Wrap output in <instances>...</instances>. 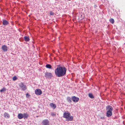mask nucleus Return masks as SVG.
I'll use <instances>...</instances> for the list:
<instances>
[{
  "label": "nucleus",
  "mask_w": 125,
  "mask_h": 125,
  "mask_svg": "<svg viewBox=\"0 0 125 125\" xmlns=\"http://www.w3.org/2000/svg\"><path fill=\"white\" fill-rule=\"evenodd\" d=\"M67 69L64 67L59 66L57 67L55 71L56 75L58 77H62L66 73Z\"/></svg>",
  "instance_id": "1"
},
{
  "label": "nucleus",
  "mask_w": 125,
  "mask_h": 125,
  "mask_svg": "<svg viewBox=\"0 0 125 125\" xmlns=\"http://www.w3.org/2000/svg\"><path fill=\"white\" fill-rule=\"evenodd\" d=\"M63 117L66 119L67 121H72L73 119V116L70 115V113L67 112L64 113L63 114Z\"/></svg>",
  "instance_id": "2"
},
{
  "label": "nucleus",
  "mask_w": 125,
  "mask_h": 125,
  "mask_svg": "<svg viewBox=\"0 0 125 125\" xmlns=\"http://www.w3.org/2000/svg\"><path fill=\"white\" fill-rule=\"evenodd\" d=\"M106 112H112L113 110L112 107L110 105H108L106 107Z\"/></svg>",
  "instance_id": "3"
},
{
  "label": "nucleus",
  "mask_w": 125,
  "mask_h": 125,
  "mask_svg": "<svg viewBox=\"0 0 125 125\" xmlns=\"http://www.w3.org/2000/svg\"><path fill=\"white\" fill-rule=\"evenodd\" d=\"M20 86L21 88L23 91H25L26 89V87L25 85L23 83H21L20 84Z\"/></svg>",
  "instance_id": "4"
},
{
  "label": "nucleus",
  "mask_w": 125,
  "mask_h": 125,
  "mask_svg": "<svg viewBox=\"0 0 125 125\" xmlns=\"http://www.w3.org/2000/svg\"><path fill=\"white\" fill-rule=\"evenodd\" d=\"M42 93V91L39 89H37L35 91V94L37 95H40Z\"/></svg>",
  "instance_id": "5"
},
{
  "label": "nucleus",
  "mask_w": 125,
  "mask_h": 125,
  "mask_svg": "<svg viewBox=\"0 0 125 125\" xmlns=\"http://www.w3.org/2000/svg\"><path fill=\"white\" fill-rule=\"evenodd\" d=\"M45 76L46 78H50L52 76V74L50 73L46 72L45 73Z\"/></svg>",
  "instance_id": "6"
},
{
  "label": "nucleus",
  "mask_w": 125,
  "mask_h": 125,
  "mask_svg": "<svg viewBox=\"0 0 125 125\" xmlns=\"http://www.w3.org/2000/svg\"><path fill=\"white\" fill-rule=\"evenodd\" d=\"M42 123V125H49V121L48 120L46 119L43 120Z\"/></svg>",
  "instance_id": "7"
},
{
  "label": "nucleus",
  "mask_w": 125,
  "mask_h": 125,
  "mask_svg": "<svg viewBox=\"0 0 125 125\" xmlns=\"http://www.w3.org/2000/svg\"><path fill=\"white\" fill-rule=\"evenodd\" d=\"M72 100L74 102H78L79 100V98L76 97L75 96H73L72 97Z\"/></svg>",
  "instance_id": "8"
},
{
  "label": "nucleus",
  "mask_w": 125,
  "mask_h": 125,
  "mask_svg": "<svg viewBox=\"0 0 125 125\" xmlns=\"http://www.w3.org/2000/svg\"><path fill=\"white\" fill-rule=\"evenodd\" d=\"M1 48L4 51H6L7 50V47L6 45H3L2 46Z\"/></svg>",
  "instance_id": "9"
},
{
  "label": "nucleus",
  "mask_w": 125,
  "mask_h": 125,
  "mask_svg": "<svg viewBox=\"0 0 125 125\" xmlns=\"http://www.w3.org/2000/svg\"><path fill=\"white\" fill-rule=\"evenodd\" d=\"M106 116L107 117H110L112 115V112H106Z\"/></svg>",
  "instance_id": "10"
},
{
  "label": "nucleus",
  "mask_w": 125,
  "mask_h": 125,
  "mask_svg": "<svg viewBox=\"0 0 125 125\" xmlns=\"http://www.w3.org/2000/svg\"><path fill=\"white\" fill-rule=\"evenodd\" d=\"M23 114L21 113L19 114L18 116V117L19 119H21L23 118Z\"/></svg>",
  "instance_id": "11"
},
{
  "label": "nucleus",
  "mask_w": 125,
  "mask_h": 125,
  "mask_svg": "<svg viewBox=\"0 0 125 125\" xmlns=\"http://www.w3.org/2000/svg\"><path fill=\"white\" fill-rule=\"evenodd\" d=\"M50 105L54 109L55 108L56 106L55 104L53 103H51L50 104Z\"/></svg>",
  "instance_id": "12"
},
{
  "label": "nucleus",
  "mask_w": 125,
  "mask_h": 125,
  "mask_svg": "<svg viewBox=\"0 0 125 125\" xmlns=\"http://www.w3.org/2000/svg\"><path fill=\"white\" fill-rule=\"evenodd\" d=\"M4 116L6 118H9L10 116L9 114L6 113H5L4 114Z\"/></svg>",
  "instance_id": "13"
},
{
  "label": "nucleus",
  "mask_w": 125,
  "mask_h": 125,
  "mask_svg": "<svg viewBox=\"0 0 125 125\" xmlns=\"http://www.w3.org/2000/svg\"><path fill=\"white\" fill-rule=\"evenodd\" d=\"M23 117L24 119L27 118L28 116V114L26 113H24L23 114Z\"/></svg>",
  "instance_id": "14"
},
{
  "label": "nucleus",
  "mask_w": 125,
  "mask_h": 125,
  "mask_svg": "<svg viewBox=\"0 0 125 125\" xmlns=\"http://www.w3.org/2000/svg\"><path fill=\"white\" fill-rule=\"evenodd\" d=\"M8 24V22L6 20L3 21V24L4 25H6Z\"/></svg>",
  "instance_id": "15"
},
{
  "label": "nucleus",
  "mask_w": 125,
  "mask_h": 125,
  "mask_svg": "<svg viewBox=\"0 0 125 125\" xmlns=\"http://www.w3.org/2000/svg\"><path fill=\"white\" fill-rule=\"evenodd\" d=\"M24 39L26 41H28L29 40V38L28 36H24Z\"/></svg>",
  "instance_id": "16"
},
{
  "label": "nucleus",
  "mask_w": 125,
  "mask_h": 125,
  "mask_svg": "<svg viewBox=\"0 0 125 125\" xmlns=\"http://www.w3.org/2000/svg\"><path fill=\"white\" fill-rule=\"evenodd\" d=\"M46 67L47 68L49 69H51L52 68L51 66L49 64H46Z\"/></svg>",
  "instance_id": "17"
},
{
  "label": "nucleus",
  "mask_w": 125,
  "mask_h": 125,
  "mask_svg": "<svg viewBox=\"0 0 125 125\" xmlns=\"http://www.w3.org/2000/svg\"><path fill=\"white\" fill-rule=\"evenodd\" d=\"M67 101L69 103H71V98L70 97H68L67 98Z\"/></svg>",
  "instance_id": "18"
},
{
  "label": "nucleus",
  "mask_w": 125,
  "mask_h": 125,
  "mask_svg": "<svg viewBox=\"0 0 125 125\" xmlns=\"http://www.w3.org/2000/svg\"><path fill=\"white\" fill-rule=\"evenodd\" d=\"M89 97L91 98H94V96L91 93L89 94H88Z\"/></svg>",
  "instance_id": "19"
},
{
  "label": "nucleus",
  "mask_w": 125,
  "mask_h": 125,
  "mask_svg": "<svg viewBox=\"0 0 125 125\" xmlns=\"http://www.w3.org/2000/svg\"><path fill=\"white\" fill-rule=\"evenodd\" d=\"M110 22L112 23L113 24L114 22V20L113 19L111 18L109 20Z\"/></svg>",
  "instance_id": "20"
},
{
  "label": "nucleus",
  "mask_w": 125,
  "mask_h": 125,
  "mask_svg": "<svg viewBox=\"0 0 125 125\" xmlns=\"http://www.w3.org/2000/svg\"><path fill=\"white\" fill-rule=\"evenodd\" d=\"M6 90V88L4 87L2 89H1L0 91L1 92H3Z\"/></svg>",
  "instance_id": "21"
},
{
  "label": "nucleus",
  "mask_w": 125,
  "mask_h": 125,
  "mask_svg": "<svg viewBox=\"0 0 125 125\" xmlns=\"http://www.w3.org/2000/svg\"><path fill=\"white\" fill-rule=\"evenodd\" d=\"M51 115L52 116H55L56 115V113H53V112H52L51 113Z\"/></svg>",
  "instance_id": "22"
},
{
  "label": "nucleus",
  "mask_w": 125,
  "mask_h": 125,
  "mask_svg": "<svg viewBox=\"0 0 125 125\" xmlns=\"http://www.w3.org/2000/svg\"><path fill=\"white\" fill-rule=\"evenodd\" d=\"M17 79V78L16 76H14L12 78V79L13 80H16Z\"/></svg>",
  "instance_id": "23"
},
{
  "label": "nucleus",
  "mask_w": 125,
  "mask_h": 125,
  "mask_svg": "<svg viewBox=\"0 0 125 125\" xmlns=\"http://www.w3.org/2000/svg\"><path fill=\"white\" fill-rule=\"evenodd\" d=\"M50 15H53L54 14V13L51 11L50 12Z\"/></svg>",
  "instance_id": "24"
},
{
  "label": "nucleus",
  "mask_w": 125,
  "mask_h": 125,
  "mask_svg": "<svg viewBox=\"0 0 125 125\" xmlns=\"http://www.w3.org/2000/svg\"><path fill=\"white\" fill-rule=\"evenodd\" d=\"M30 95L29 94H28V93L26 94V97L27 98H28V97L30 96Z\"/></svg>",
  "instance_id": "25"
}]
</instances>
